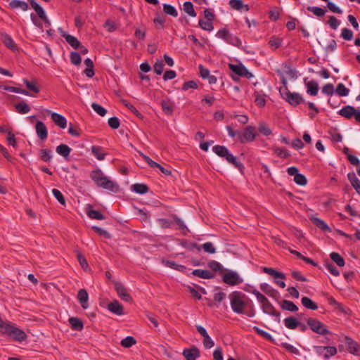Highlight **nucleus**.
Listing matches in <instances>:
<instances>
[{
	"label": "nucleus",
	"instance_id": "obj_1",
	"mask_svg": "<svg viewBox=\"0 0 360 360\" xmlns=\"http://www.w3.org/2000/svg\"><path fill=\"white\" fill-rule=\"evenodd\" d=\"M230 305L233 311L238 314L245 313V309L251 307L250 299L239 291L232 292L229 295Z\"/></svg>",
	"mask_w": 360,
	"mask_h": 360
},
{
	"label": "nucleus",
	"instance_id": "obj_2",
	"mask_svg": "<svg viewBox=\"0 0 360 360\" xmlns=\"http://www.w3.org/2000/svg\"><path fill=\"white\" fill-rule=\"evenodd\" d=\"M90 177L99 187L113 192L118 190L119 186L117 184L106 176L101 169L92 171Z\"/></svg>",
	"mask_w": 360,
	"mask_h": 360
},
{
	"label": "nucleus",
	"instance_id": "obj_3",
	"mask_svg": "<svg viewBox=\"0 0 360 360\" xmlns=\"http://www.w3.org/2000/svg\"><path fill=\"white\" fill-rule=\"evenodd\" d=\"M251 293L255 295L257 300L260 302L262 309L264 313L276 316L279 319L280 313L276 310L274 307L264 295L255 289L252 290Z\"/></svg>",
	"mask_w": 360,
	"mask_h": 360
},
{
	"label": "nucleus",
	"instance_id": "obj_4",
	"mask_svg": "<svg viewBox=\"0 0 360 360\" xmlns=\"http://www.w3.org/2000/svg\"><path fill=\"white\" fill-rule=\"evenodd\" d=\"M212 150L218 156L224 158L227 162L232 164L236 167L240 169L243 167V164L238 161L234 155L229 153L228 148L224 146H215L212 148Z\"/></svg>",
	"mask_w": 360,
	"mask_h": 360
},
{
	"label": "nucleus",
	"instance_id": "obj_5",
	"mask_svg": "<svg viewBox=\"0 0 360 360\" xmlns=\"http://www.w3.org/2000/svg\"><path fill=\"white\" fill-rule=\"evenodd\" d=\"M2 333L6 334L14 340L19 342L24 341L27 338V335L23 330L15 327L13 324H11L9 322L6 325Z\"/></svg>",
	"mask_w": 360,
	"mask_h": 360
},
{
	"label": "nucleus",
	"instance_id": "obj_6",
	"mask_svg": "<svg viewBox=\"0 0 360 360\" xmlns=\"http://www.w3.org/2000/svg\"><path fill=\"white\" fill-rule=\"evenodd\" d=\"M280 93L282 97L291 105L296 106L304 102L302 96L298 93H292L286 87L281 88Z\"/></svg>",
	"mask_w": 360,
	"mask_h": 360
},
{
	"label": "nucleus",
	"instance_id": "obj_7",
	"mask_svg": "<svg viewBox=\"0 0 360 360\" xmlns=\"http://www.w3.org/2000/svg\"><path fill=\"white\" fill-rule=\"evenodd\" d=\"M313 348L317 355L323 356L325 360H328L338 352L337 348L333 346H314Z\"/></svg>",
	"mask_w": 360,
	"mask_h": 360
},
{
	"label": "nucleus",
	"instance_id": "obj_8",
	"mask_svg": "<svg viewBox=\"0 0 360 360\" xmlns=\"http://www.w3.org/2000/svg\"><path fill=\"white\" fill-rule=\"evenodd\" d=\"M339 115L347 119H351L354 117L357 122H360V110H357L353 106L346 105L343 107L339 111Z\"/></svg>",
	"mask_w": 360,
	"mask_h": 360
},
{
	"label": "nucleus",
	"instance_id": "obj_9",
	"mask_svg": "<svg viewBox=\"0 0 360 360\" xmlns=\"http://www.w3.org/2000/svg\"><path fill=\"white\" fill-rule=\"evenodd\" d=\"M307 323L310 328L316 333L320 335H326L329 333V330L327 329L326 326L316 319H309L307 320Z\"/></svg>",
	"mask_w": 360,
	"mask_h": 360
},
{
	"label": "nucleus",
	"instance_id": "obj_10",
	"mask_svg": "<svg viewBox=\"0 0 360 360\" xmlns=\"http://www.w3.org/2000/svg\"><path fill=\"white\" fill-rule=\"evenodd\" d=\"M223 281L229 285H236L243 282L239 274L233 271L225 273L223 276Z\"/></svg>",
	"mask_w": 360,
	"mask_h": 360
},
{
	"label": "nucleus",
	"instance_id": "obj_11",
	"mask_svg": "<svg viewBox=\"0 0 360 360\" xmlns=\"http://www.w3.org/2000/svg\"><path fill=\"white\" fill-rule=\"evenodd\" d=\"M256 137V133L255 127L249 126L245 128L243 132L238 134V140L241 143L250 142L255 140Z\"/></svg>",
	"mask_w": 360,
	"mask_h": 360
},
{
	"label": "nucleus",
	"instance_id": "obj_12",
	"mask_svg": "<svg viewBox=\"0 0 360 360\" xmlns=\"http://www.w3.org/2000/svg\"><path fill=\"white\" fill-rule=\"evenodd\" d=\"M44 111L51 116L52 120L57 126L62 129H65L66 127L67 120L64 116L47 109Z\"/></svg>",
	"mask_w": 360,
	"mask_h": 360
},
{
	"label": "nucleus",
	"instance_id": "obj_13",
	"mask_svg": "<svg viewBox=\"0 0 360 360\" xmlns=\"http://www.w3.org/2000/svg\"><path fill=\"white\" fill-rule=\"evenodd\" d=\"M115 288L117 295L122 300H123L125 302L131 301V295L127 292L126 288L121 283L115 282Z\"/></svg>",
	"mask_w": 360,
	"mask_h": 360
},
{
	"label": "nucleus",
	"instance_id": "obj_14",
	"mask_svg": "<svg viewBox=\"0 0 360 360\" xmlns=\"http://www.w3.org/2000/svg\"><path fill=\"white\" fill-rule=\"evenodd\" d=\"M35 130L39 139L44 141L48 136V130L44 122L37 121L35 125Z\"/></svg>",
	"mask_w": 360,
	"mask_h": 360
},
{
	"label": "nucleus",
	"instance_id": "obj_15",
	"mask_svg": "<svg viewBox=\"0 0 360 360\" xmlns=\"http://www.w3.org/2000/svg\"><path fill=\"white\" fill-rule=\"evenodd\" d=\"M229 68L236 75L241 76V77H246L248 78H250L252 77V74L250 73L248 70L242 65H233L230 64Z\"/></svg>",
	"mask_w": 360,
	"mask_h": 360
},
{
	"label": "nucleus",
	"instance_id": "obj_16",
	"mask_svg": "<svg viewBox=\"0 0 360 360\" xmlns=\"http://www.w3.org/2000/svg\"><path fill=\"white\" fill-rule=\"evenodd\" d=\"M86 214L92 219L103 220L105 219V217L101 212L93 210V207L90 204H88L86 206Z\"/></svg>",
	"mask_w": 360,
	"mask_h": 360
},
{
	"label": "nucleus",
	"instance_id": "obj_17",
	"mask_svg": "<svg viewBox=\"0 0 360 360\" xmlns=\"http://www.w3.org/2000/svg\"><path fill=\"white\" fill-rule=\"evenodd\" d=\"M347 349L349 353L360 356V345L349 338H346Z\"/></svg>",
	"mask_w": 360,
	"mask_h": 360
},
{
	"label": "nucleus",
	"instance_id": "obj_18",
	"mask_svg": "<svg viewBox=\"0 0 360 360\" xmlns=\"http://www.w3.org/2000/svg\"><path fill=\"white\" fill-rule=\"evenodd\" d=\"M108 309L116 315L120 316L124 314L122 305L117 300H114L109 303L108 304Z\"/></svg>",
	"mask_w": 360,
	"mask_h": 360
},
{
	"label": "nucleus",
	"instance_id": "obj_19",
	"mask_svg": "<svg viewBox=\"0 0 360 360\" xmlns=\"http://www.w3.org/2000/svg\"><path fill=\"white\" fill-rule=\"evenodd\" d=\"M183 355L186 360H195L200 356V352L197 347H193L190 349H185L183 352Z\"/></svg>",
	"mask_w": 360,
	"mask_h": 360
},
{
	"label": "nucleus",
	"instance_id": "obj_20",
	"mask_svg": "<svg viewBox=\"0 0 360 360\" xmlns=\"http://www.w3.org/2000/svg\"><path fill=\"white\" fill-rule=\"evenodd\" d=\"M77 299L84 309H86L89 307L88 300L89 295L86 290L81 289L79 290L77 294Z\"/></svg>",
	"mask_w": 360,
	"mask_h": 360
},
{
	"label": "nucleus",
	"instance_id": "obj_21",
	"mask_svg": "<svg viewBox=\"0 0 360 360\" xmlns=\"http://www.w3.org/2000/svg\"><path fill=\"white\" fill-rule=\"evenodd\" d=\"M192 274L195 276H198L204 279H210L214 276L213 273L208 270L204 269H195L192 271Z\"/></svg>",
	"mask_w": 360,
	"mask_h": 360
},
{
	"label": "nucleus",
	"instance_id": "obj_22",
	"mask_svg": "<svg viewBox=\"0 0 360 360\" xmlns=\"http://www.w3.org/2000/svg\"><path fill=\"white\" fill-rule=\"evenodd\" d=\"M260 289L267 295L271 297H276L278 292L276 290L274 289L270 285L266 283H263L260 285Z\"/></svg>",
	"mask_w": 360,
	"mask_h": 360
},
{
	"label": "nucleus",
	"instance_id": "obj_23",
	"mask_svg": "<svg viewBox=\"0 0 360 360\" xmlns=\"http://www.w3.org/2000/svg\"><path fill=\"white\" fill-rule=\"evenodd\" d=\"M230 6L238 11L245 10V11H249L248 5L244 4L241 0H231L229 1Z\"/></svg>",
	"mask_w": 360,
	"mask_h": 360
},
{
	"label": "nucleus",
	"instance_id": "obj_24",
	"mask_svg": "<svg viewBox=\"0 0 360 360\" xmlns=\"http://www.w3.org/2000/svg\"><path fill=\"white\" fill-rule=\"evenodd\" d=\"M263 271L275 278H281L283 280L285 279V275L283 273L278 271L273 268L264 267Z\"/></svg>",
	"mask_w": 360,
	"mask_h": 360
},
{
	"label": "nucleus",
	"instance_id": "obj_25",
	"mask_svg": "<svg viewBox=\"0 0 360 360\" xmlns=\"http://www.w3.org/2000/svg\"><path fill=\"white\" fill-rule=\"evenodd\" d=\"M307 92L311 96H316L319 91V85L316 82L312 80L306 83Z\"/></svg>",
	"mask_w": 360,
	"mask_h": 360
},
{
	"label": "nucleus",
	"instance_id": "obj_26",
	"mask_svg": "<svg viewBox=\"0 0 360 360\" xmlns=\"http://www.w3.org/2000/svg\"><path fill=\"white\" fill-rule=\"evenodd\" d=\"M56 153L60 155L68 158L70 155V153L72 149L66 144H60L56 147Z\"/></svg>",
	"mask_w": 360,
	"mask_h": 360
},
{
	"label": "nucleus",
	"instance_id": "obj_27",
	"mask_svg": "<svg viewBox=\"0 0 360 360\" xmlns=\"http://www.w3.org/2000/svg\"><path fill=\"white\" fill-rule=\"evenodd\" d=\"M311 220L320 229H321L324 231H330V229L328 227V226L322 219H321L318 217H312L311 218Z\"/></svg>",
	"mask_w": 360,
	"mask_h": 360
},
{
	"label": "nucleus",
	"instance_id": "obj_28",
	"mask_svg": "<svg viewBox=\"0 0 360 360\" xmlns=\"http://www.w3.org/2000/svg\"><path fill=\"white\" fill-rule=\"evenodd\" d=\"M63 37H65L66 41L74 49H77L80 47L81 43L74 36L65 34L63 35Z\"/></svg>",
	"mask_w": 360,
	"mask_h": 360
},
{
	"label": "nucleus",
	"instance_id": "obj_29",
	"mask_svg": "<svg viewBox=\"0 0 360 360\" xmlns=\"http://www.w3.org/2000/svg\"><path fill=\"white\" fill-rule=\"evenodd\" d=\"M9 5L12 8H20L24 11L28 9V4L25 1L20 0H12Z\"/></svg>",
	"mask_w": 360,
	"mask_h": 360
},
{
	"label": "nucleus",
	"instance_id": "obj_30",
	"mask_svg": "<svg viewBox=\"0 0 360 360\" xmlns=\"http://www.w3.org/2000/svg\"><path fill=\"white\" fill-rule=\"evenodd\" d=\"M92 154L99 160H103L106 155V153L103 151V149L100 146H94L91 148Z\"/></svg>",
	"mask_w": 360,
	"mask_h": 360
},
{
	"label": "nucleus",
	"instance_id": "obj_31",
	"mask_svg": "<svg viewBox=\"0 0 360 360\" xmlns=\"http://www.w3.org/2000/svg\"><path fill=\"white\" fill-rule=\"evenodd\" d=\"M69 322L73 330L80 331L83 329V323L79 319L72 317L69 319Z\"/></svg>",
	"mask_w": 360,
	"mask_h": 360
},
{
	"label": "nucleus",
	"instance_id": "obj_32",
	"mask_svg": "<svg viewBox=\"0 0 360 360\" xmlns=\"http://www.w3.org/2000/svg\"><path fill=\"white\" fill-rule=\"evenodd\" d=\"M1 40L4 44L10 49L14 51L16 49V45L13 39L8 34H3Z\"/></svg>",
	"mask_w": 360,
	"mask_h": 360
},
{
	"label": "nucleus",
	"instance_id": "obj_33",
	"mask_svg": "<svg viewBox=\"0 0 360 360\" xmlns=\"http://www.w3.org/2000/svg\"><path fill=\"white\" fill-rule=\"evenodd\" d=\"M284 323L285 327L289 329H295L300 324L299 321L292 316L285 319Z\"/></svg>",
	"mask_w": 360,
	"mask_h": 360
},
{
	"label": "nucleus",
	"instance_id": "obj_34",
	"mask_svg": "<svg viewBox=\"0 0 360 360\" xmlns=\"http://www.w3.org/2000/svg\"><path fill=\"white\" fill-rule=\"evenodd\" d=\"M347 177L349 181H350L352 186L356 191L360 188V181L356 176L355 173L349 172L347 174Z\"/></svg>",
	"mask_w": 360,
	"mask_h": 360
},
{
	"label": "nucleus",
	"instance_id": "obj_35",
	"mask_svg": "<svg viewBox=\"0 0 360 360\" xmlns=\"http://www.w3.org/2000/svg\"><path fill=\"white\" fill-rule=\"evenodd\" d=\"M302 304L304 307L311 310H316L318 309L317 304L307 297H304L302 298Z\"/></svg>",
	"mask_w": 360,
	"mask_h": 360
},
{
	"label": "nucleus",
	"instance_id": "obj_36",
	"mask_svg": "<svg viewBox=\"0 0 360 360\" xmlns=\"http://www.w3.org/2000/svg\"><path fill=\"white\" fill-rule=\"evenodd\" d=\"M131 188L133 191L139 194H144L148 191V187L143 184H133Z\"/></svg>",
	"mask_w": 360,
	"mask_h": 360
},
{
	"label": "nucleus",
	"instance_id": "obj_37",
	"mask_svg": "<svg viewBox=\"0 0 360 360\" xmlns=\"http://www.w3.org/2000/svg\"><path fill=\"white\" fill-rule=\"evenodd\" d=\"M15 108L18 112L21 114H26L30 111V108L25 101H21L15 105Z\"/></svg>",
	"mask_w": 360,
	"mask_h": 360
},
{
	"label": "nucleus",
	"instance_id": "obj_38",
	"mask_svg": "<svg viewBox=\"0 0 360 360\" xmlns=\"http://www.w3.org/2000/svg\"><path fill=\"white\" fill-rule=\"evenodd\" d=\"M281 307L283 309L290 311H296L298 309L297 307L292 302L289 300H283L281 304Z\"/></svg>",
	"mask_w": 360,
	"mask_h": 360
},
{
	"label": "nucleus",
	"instance_id": "obj_39",
	"mask_svg": "<svg viewBox=\"0 0 360 360\" xmlns=\"http://www.w3.org/2000/svg\"><path fill=\"white\" fill-rule=\"evenodd\" d=\"M331 259L337 264L338 266L342 267L345 266V260L343 257L337 252H332L330 255Z\"/></svg>",
	"mask_w": 360,
	"mask_h": 360
},
{
	"label": "nucleus",
	"instance_id": "obj_40",
	"mask_svg": "<svg viewBox=\"0 0 360 360\" xmlns=\"http://www.w3.org/2000/svg\"><path fill=\"white\" fill-rule=\"evenodd\" d=\"M183 9L184 12H186L187 14H188L191 17H195L196 13L194 11L193 6L191 2L190 1H186L184 4Z\"/></svg>",
	"mask_w": 360,
	"mask_h": 360
},
{
	"label": "nucleus",
	"instance_id": "obj_41",
	"mask_svg": "<svg viewBox=\"0 0 360 360\" xmlns=\"http://www.w3.org/2000/svg\"><path fill=\"white\" fill-rule=\"evenodd\" d=\"M51 150L49 149H41L39 151L40 158L46 162H49L52 158Z\"/></svg>",
	"mask_w": 360,
	"mask_h": 360
},
{
	"label": "nucleus",
	"instance_id": "obj_42",
	"mask_svg": "<svg viewBox=\"0 0 360 360\" xmlns=\"http://www.w3.org/2000/svg\"><path fill=\"white\" fill-rule=\"evenodd\" d=\"M335 92L340 96H347L349 93V90L343 84L340 83L336 87Z\"/></svg>",
	"mask_w": 360,
	"mask_h": 360
},
{
	"label": "nucleus",
	"instance_id": "obj_43",
	"mask_svg": "<svg viewBox=\"0 0 360 360\" xmlns=\"http://www.w3.org/2000/svg\"><path fill=\"white\" fill-rule=\"evenodd\" d=\"M307 9L313 13L317 17H322L325 15L326 11L323 8L316 6H308Z\"/></svg>",
	"mask_w": 360,
	"mask_h": 360
},
{
	"label": "nucleus",
	"instance_id": "obj_44",
	"mask_svg": "<svg viewBox=\"0 0 360 360\" xmlns=\"http://www.w3.org/2000/svg\"><path fill=\"white\" fill-rule=\"evenodd\" d=\"M163 11L166 14L173 17H176L178 15L176 8L172 5L165 4L163 5Z\"/></svg>",
	"mask_w": 360,
	"mask_h": 360
},
{
	"label": "nucleus",
	"instance_id": "obj_45",
	"mask_svg": "<svg viewBox=\"0 0 360 360\" xmlns=\"http://www.w3.org/2000/svg\"><path fill=\"white\" fill-rule=\"evenodd\" d=\"M226 41L227 43H229L233 46H237V47H239L242 45V42H241L240 39L238 37H237L236 36H233L231 34H229Z\"/></svg>",
	"mask_w": 360,
	"mask_h": 360
},
{
	"label": "nucleus",
	"instance_id": "obj_46",
	"mask_svg": "<svg viewBox=\"0 0 360 360\" xmlns=\"http://www.w3.org/2000/svg\"><path fill=\"white\" fill-rule=\"evenodd\" d=\"M136 340L131 336H127L121 341V345L125 348H129L136 344Z\"/></svg>",
	"mask_w": 360,
	"mask_h": 360
},
{
	"label": "nucleus",
	"instance_id": "obj_47",
	"mask_svg": "<svg viewBox=\"0 0 360 360\" xmlns=\"http://www.w3.org/2000/svg\"><path fill=\"white\" fill-rule=\"evenodd\" d=\"M33 9L36 11L39 18L41 20H46V15L44 11V9L37 4H34L32 6Z\"/></svg>",
	"mask_w": 360,
	"mask_h": 360
},
{
	"label": "nucleus",
	"instance_id": "obj_48",
	"mask_svg": "<svg viewBox=\"0 0 360 360\" xmlns=\"http://www.w3.org/2000/svg\"><path fill=\"white\" fill-rule=\"evenodd\" d=\"M253 330L257 333H258L259 335L262 336L264 338H265L266 340H267L269 341H271V342H274V339L273 338V337L269 333H268L267 332H266V331L259 328L258 327L255 326L253 328Z\"/></svg>",
	"mask_w": 360,
	"mask_h": 360
},
{
	"label": "nucleus",
	"instance_id": "obj_49",
	"mask_svg": "<svg viewBox=\"0 0 360 360\" xmlns=\"http://www.w3.org/2000/svg\"><path fill=\"white\" fill-rule=\"evenodd\" d=\"M162 108L164 112L168 115H171L173 112V105L170 101H162L161 103Z\"/></svg>",
	"mask_w": 360,
	"mask_h": 360
},
{
	"label": "nucleus",
	"instance_id": "obj_50",
	"mask_svg": "<svg viewBox=\"0 0 360 360\" xmlns=\"http://www.w3.org/2000/svg\"><path fill=\"white\" fill-rule=\"evenodd\" d=\"M24 83L26 86V87L34 92V93H39V88L37 86V83L35 82H30L27 79H23Z\"/></svg>",
	"mask_w": 360,
	"mask_h": 360
},
{
	"label": "nucleus",
	"instance_id": "obj_51",
	"mask_svg": "<svg viewBox=\"0 0 360 360\" xmlns=\"http://www.w3.org/2000/svg\"><path fill=\"white\" fill-rule=\"evenodd\" d=\"M200 248H202L205 252L209 254H214L216 252V249L211 242H207L202 244Z\"/></svg>",
	"mask_w": 360,
	"mask_h": 360
},
{
	"label": "nucleus",
	"instance_id": "obj_52",
	"mask_svg": "<svg viewBox=\"0 0 360 360\" xmlns=\"http://www.w3.org/2000/svg\"><path fill=\"white\" fill-rule=\"evenodd\" d=\"M52 193L58 201L63 205H65V200L62 193L58 189H53Z\"/></svg>",
	"mask_w": 360,
	"mask_h": 360
},
{
	"label": "nucleus",
	"instance_id": "obj_53",
	"mask_svg": "<svg viewBox=\"0 0 360 360\" xmlns=\"http://www.w3.org/2000/svg\"><path fill=\"white\" fill-rule=\"evenodd\" d=\"M212 21H204L203 20H199L200 27L204 30L212 31L214 29L213 25L211 22Z\"/></svg>",
	"mask_w": 360,
	"mask_h": 360
},
{
	"label": "nucleus",
	"instance_id": "obj_54",
	"mask_svg": "<svg viewBox=\"0 0 360 360\" xmlns=\"http://www.w3.org/2000/svg\"><path fill=\"white\" fill-rule=\"evenodd\" d=\"M281 39L273 37L269 39V44L271 48L276 49L281 46Z\"/></svg>",
	"mask_w": 360,
	"mask_h": 360
},
{
	"label": "nucleus",
	"instance_id": "obj_55",
	"mask_svg": "<svg viewBox=\"0 0 360 360\" xmlns=\"http://www.w3.org/2000/svg\"><path fill=\"white\" fill-rule=\"evenodd\" d=\"M91 107L96 113H98L99 115L102 117L104 116L107 112L106 110L99 104L93 103L91 104Z\"/></svg>",
	"mask_w": 360,
	"mask_h": 360
},
{
	"label": "nucleus",
	"instance_id": "obj_56",
	"mask_svg": "<svg viewBox=\"0 0 360 360\" xmlns=\"http://www.w3.org/2000/svg\"><path fill=\"white\" fill-rule=\"evenodd\" d=\"M295 182L300 186H304L307 183V180L306 177L300 173H298L295 177H294Z\"/></svg>",
	"mask_w": 360,
	"mask_h": 360
},
{
	"label": "nucleus",
	"instance_id": "obj_57",
	"mask_svg": "<svg viewBox=\"0 0 360 360\" xmlns=\"http://www.w3.org/2000/svg\"><path fill=\"white\" fill-rule=\"evenodd\" d=\"M274 153L282 158H286L289 156V153L284 148H275L274 149Z\"/></svg>",
	"mask_w": 360,
	"mask_h": 360
},
{
	"label": "nucleus",
	"instance_id": "obj_58",
	"mask_svg": "<svg viewBox=\"0 0 360 360\" xmlns=\"http://www.w3.org/2000/svg\"><path fill=\"white\" fill-rule=\"evenodd\" d=\"M92 229L96 233H98L99 236H103L105 238H110V234L107 231H105V230H104V229H101L100 227L94 226H92Z\"/></svg>",
	"mask_w": 360,
	"mask_h": 360
},
{
	"label": "nucleus",
	"instance_id": "obj_59",
	"mask_svg": "<svg viewBox=\"0 0 360 360\" xmlns=\"http://www.w3.org/2000/svg\"><path fill=\"white\" fill-rule=\"evenodd\" d=\"M341 37L345 40H351L353 38V32L348 28H343L341 32Z\"/></svg>",
	"mask_w": 360,
	"mask_h": 360
},
{
	"label": "nucleus",
	"instance_id": "obj_60",
	"mask_svg": "<svg viewBox=\"0 0 360 360\" xmlns=\"http://www.w3.org/2000/svg\"><path fill=\"white\" fill-rule=\"evenodd\" d=\"M71 63L75 65H78L81 63L80 55L77 52H72L70 54Z\"/></svg>",
	"mask_w": 360,
	"mask_h": 360
},
{
	"label": "nucleus",
	"instance_id": "obj_61",
	"mask_svg": "<svg viewBox=\"0 0 360 360\" xmlns=\"http://www.w3.org/2000/svg\"><path fill=\"white\" fill-rule=\"evenodd\" d=\"M259 131L264 136H269L271 134V130L264 123H259Z\"/></svg>",
	"mask_w": 360,
	"mask_h": 360
},
{
	"label": "nucleus",
	"instance_id": "obj_62",
	"mask_svg": "<svg viewBox=\"0 0 360 360\" xmlns=\"http://www.w3.org/2000/svg\"><path fill=\"white\" fill-rule=\"evenodd\" d=\"M282 347H284L286 350H288L289 352H290L292 354H294L296 355L300 354L299 350L296 347L292 346V345L284 342V343H282Z\"/></svg>",
	"mask_w": 360,
	"mask_h": 360
},
{
	"label": "nucleus",
	"instance_id": "obj_63",
	"mask_svg": "<svg viewBox=\"0 0 360 360\" xmlns=\"http://www.w3.org/2000/svg\"><path fill=\"white\" fill-rule=\"evenodd\" d=\"M108 124L113 129H118L120 127V120L116 117H110L108 120Z\"/></svg>",
	"mask_w": 360,
	"mask_h": 360
},
{
	"label": "nucleus",
	"instance_id": "obj_64",
	"mask_svg": "<svg viewBox=\"0 0 360 360\" xmlns=\"http://www.w3.org/2000/svg\"><path fill=\"white\" fill-rule=\"evenodd\" d=\"M164 64L161 60H158L154 65V71L155 72L160 75L163 72Z\"/></svg>",
	"mask_w": 360,
	"mask_h": 360
}]
</instances>
